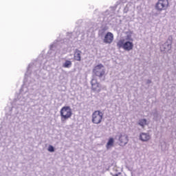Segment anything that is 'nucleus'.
Returning a JSON list of instances; mask_svg holds the SVG:
<instances>
[{
  "instance_id": "obj_9",
  "label": "nucleus",
  "mask_w": 176,
  "mask_h": 176,
  "mask_svg": "<svg viewBox=\"0 0 176 176\" xmlns=\"http://www.w3.org/2000/svg\"><path fill=\"white\" fill-rule=\"evenodd\" d=\"M80 54H82V52H80L79 50H76L74 52V60H76V61H80Z\"/></svg>"
},
{
  "instance_id": "obj_1",
  "label": "nucleus",
  "mask_w": 176,
  "mask_h": 176,
  "mask_svg": "<svg viewBox=\"0 0 176 176\" xmlns=\"http://www.w3.org/2000/svg\"><path fill=\"white\" fill-rule=\"evenodd\" d=\"M60 113L61 121L65 122V120H68L72 116V109H71L69 106H65L61 108Z\"/></svg>"
},
{
  "instance_id": "obj_2",
  "label": "nucleus",
  "mask_w": 176,
  "mask_h": 176,
  "mask_svg": "<svg viewBox=\"0 0 176 176\" xmlns=\"http://www.w3.org/2000/svg\"><path fill=\"white\" fill-rule=\"evenodd\" d=\"M104 119V113L100 110H96L92 113L91 122L94 124H100Z\"/></svg>"
},
{
  "instance_id": "obj_13",
  "label": "nucleus",
  "mask_w": 176,
  "mask_h": 176,
  "mask_svg": "<svg viewBox=\"0 0 176 176\" xmlns=\"http://www.w3.org/2000/svg\"><path fill=\"white\" fill-rule=\"evenodd\" d=\"M139 124L140 126H142V127H144V126H146V120L143 119L140 120Z\"/></svg>"
},
{
  "instance_id": "obj_6",
  "label": "nucleus",
  "mask_w": 176,
  "mask_h": 176,
  "mask_svg": "<svg viewBox=\"0 0 176 176\" xmlns=\"http://www.w3.org/2000/svg\"><path fill=\"white\" fill-rule=\"evenodd\" d=\"M91 83L93 91H96V93H100V91H101V86H100V83L97 82V79H92Z\"/></svg>"
},
{
  "instance_id": "obj_8",
  "label": "nucleus",
  "mask_w": 176,
  "mask_h": 176,
  "mask_svg": "<svg viewBox=\"0 0 176 176\" xmlns=\"http://www.w3.org/2000/svg\"><path fill=\"white\" fill-rule=\"evenodd\" d=\"M112 42H113V34L109 32L104 36V43L111 44Z\"/></svg>"
},
{
  "instance_id": "obj_3",
  "label": "nucleus",
  "mask_w": 176,
  "mask_h": 176,
  "mask_svg": "<svg viewBox=\"0 0 176 176\" xmlns=\"http://www.w3.org/2000/svg\"><path fill=\"white\" fill-rule=\"evenodd\" d=\"M117 46L119 47V49H124V50H126V52H130V50H133V47H134V44H133V42L130 41H126L124 43V40H120L117 43Z\"/></svg>"
},
{
  "instance_id": "obj_11",
  "label": "nucleus",
  "mask_w": 176,
  "mask_h": 176,
  "mask_svg": "<svg viewBox=\"0 0 176 176\" xmlns=\"http://www.w3.org/2000/svg\"><path fill=\"white\" fill-rule=\"evenodd\" d=\"M151 136L146 133H141L140 134V140L142 141H148L150 140Z\"/></svg>"
},
{
  "instance_id": "obj_7",
  "label": "nucleus",
  "mask_w": 176,
  "mask_h": 176,
  "mask_svg": "<svg viewBox=\"0 0 176 176\" xmlns=\"http://www.w3.org/2000/svg\"><path fill=\"white\" fill-rule=\"evenodd\" d=\"M120 146H124L129 142V136L126 134H121L119 137Z\"/></svg>"
},
{
  "instance_id": "obj_14",
  "label": "nucleus",
  "mask_w": 176,
  "mask_h": 176,
  "mask_svg": "<svg viewBox=\"0 0 176 176\" xmlns=\"http://www.w3.org/2000/svg\"><path fill=\"white\" fill-rule=\"evenodd\" d=\"M48 151L49 152H54V147H53V146H52V145L49 146Z\"/></svg>"
},
{
  "instance_id": "obj_10",
  "label": "nucleus",
  "mask_w": 176,
  "mask_h": 176,
  "mask_svg": "<svg viewBox=\"0 0 176 176\" xmlns=\"http://www.w3.org/2000/svg\"><path fill=\"white\" fill-rule=\"evenodd\" d=\"M114 142H115V140H113V138H110L106 145L107 148L109 149V148H112V146H113Z\"/></svg>"
},
{
  "instance_id": "obj_12",
  "label": "nucleus",
  "mask_w": 176,
  "mask_h": 176,
  "mask_svg": "<svg viewBox=\"0 0 176 176\" xmlns=\"http://www.w3.org/2000/svg\"><path fill=\"white\" fill-rule=\"evenodd\" d=\"M72 65V62L71 60H66L63 65V68H69Z\"/></svg>"
},
{
  "instance_id": "obj_4",
  "label": "nucleus",
  "mask_w": 176,
  "mask_h": 176,
  "mask_svg": "<svg viewBox=\"0 0 176 176\" xmlns=\"http://www.w3.org/2000/svg\"><path fill=\"white\" fill-rule=\"evenodd\" d=\"M169 5L170 3H168V0H158L155 4V9L156 10H158V12L166 10Z\"/></svg>"
},
{
  "instance_id": "obj_5",
  "label": "nucleus",
  "mask_w": 176,
  "mask_h": 176,
  "mask_svg": "<svg viewBox=\"0 0 176 176\" xmlns=\"http://www.w3.org/2000/svg\"><path fill=\"white\" fill-rule=\"evenodd\" d=\"M93 72L96 76H98L99 78H102L105 75V70L104 69V65L102 64H99L96 65L94 69Z\"/></svg>"
}]
</instances>
